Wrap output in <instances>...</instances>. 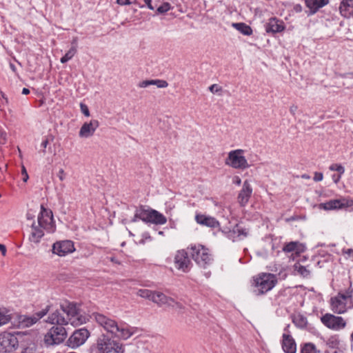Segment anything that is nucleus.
Instances as JSON below:
<instances>
[{
	"instance_id": "1",
	"label": "nucleus",
	"mask_w": 353,
	"mask_h": 353,
	"mask_svg": "<svg viewBox=\"0 0 353 353\" xmlns=\"http://www.w3.org/2000/svg\"><path fill=\"white\" fill-rule=\"evenodd\" d=\"M61 308L67 317H64L60 312L56 311L48 317V323L60 325L70 323L73 326H78L85 323L89 320L88 315L82 314L74 303L65 302L61 305Z\"/></svg>"
},
{
	"instance_id": "2",
	"label": "nucleus",
	"mask_w": 353,
	"mask_h": 353,
	"mask_svg": "<svg viewBox=\"0 0 353 353\" xmlns=\"http://www.w3.org/2000/svg\"><path fill=\"white\" fill-rule=\"evenodd\" d=\"M92 316L105 331L117 338L126 340L134 333L133 327L124 323L118 324L114 319L103 314L93 313Z\"/></svg>"
},
{
	"instance_id": "3",
	"label": "nucleus",
	"mask_w": 353,
	"mask_h": 353,
	"mask_svg": "<svg viewBox=\"0 0 353 353\" xmlns=\"http://www.w3.org/2000/svg\"><path fill=\"white\" fill-rule=\"evenodd\" d=\"M245 151L243 149H236L230 151L224 160L225 165L234 170H245L252 164L245 156Z\"/></svg>"
},
{
	"instance_id": "4",
	"label": "nucleus",
	"mask_w": 353,
	"mask_h": 353,
	"mask_svg": "<svg viewBox=\"0 0 353 353\" xmlns=\"http://www.w3.org/2000/svg\"><path fill=\"white\" fill-rule=\"evenodd\" d=\"M23 337V334L21 332H1L0 353H14L19 348Z\"/></svg>"
},
{
	"instance_id": "5",
	"label": "nucleus",
	"mask_w": 353,
	"mask_h": 353,
	"mask_svg": "<svg viewBox=\"0 0 353 353\" xmlns=\"http://www.w3.org/2000/svg\"><path fill=\"white\" fill-rule=\"evenodd\" d=\"M254 286L256 288L257 294H263L271 290L277 283V277L271 273H261L253 279Z\"/></svg>"
},
{
	"instance_id": "6",
	"label": "nucleus",
	"mask_w": 353,
	"mask_h": 353,
	"mask_svg": "<svg viewBox=\"0 0 353 353\" xmlns=\"http://www.w3.org/2000/svg\"><path fill=\"white\" fill-rule=\"evenodd\" d=\"M53 325L44 335L43 342L46 346L59 345L67 337V332L63 325Z\"/></svg>"
},
{
	"instance_id": "7",
	"label": "nucleus",
	"mask_w": 353,
	"mask_h": 353,
	"mask_svg": "<svg viewBox=\"0 0 353 353\" xmlns=\"http://www.w3.org/2000/svg\"><path fill=\"white\" fill-rule=\"evenodd\" d=\"M190 254L195 262L201 267L205 268L212 261L209 250L202 245H193L190 247Z\"/></svg>"
},
{
	"instance_id": "8",
	"label": "nucleus",
	"mask_w": 353,
	"mask_h": 353,
	"mask_svg": "<svg viewBox=\"0 0 353 353\" xmlns=\"http://www.w3.org/2000/svg\"><path fill=\"white\" fill-rule=\"evenodd\" d=\"M99 353H124L123 345L105 335L101 336L97 343Z\"/></svg>"
},
{
	"instance_id": "9",
	"label": "nucleus",
	"mask_w": 353,
	"mask_h": 353,
	"mask_svg": "<svg viewBox=\"0 0 353 353\" xmlns=\"http://www.w3.org/2000/svg\"><path fill=\"white\" fill-rule=\"evenodd\" d=\"M136 218H139L144 222L152 223L156 225H163L167 222L166 217L155 210H141L137 211L134 215V219Z\"/></svg>"
},
{
	"instance_id": "10",
	"label": "nucleus",
	"mask_w": 353,
	"mask_h": 353,
	"mask_svg": "<svg viewBox=\"0 0 353 353\" xmlns=\"http://www.w3.org/2000/svg\"><path fill=\"white\" fill-rule=\"evenodd\" d=\"M321 322L328 329L339 331L346 327V321L341 316L326 313L321 317Z\"/></svg>"
},
{
	"instance_id": "11",
	"label": "nucleus",
	"mask_w": 353,
	"mask_h": 353,
	"mask_svg": "<svg viewBox=\"0 0 353 353\" xmlns=\"http://www.w3.org/2000/svg\"><path fill=\"white\" fill-rule=\"evenodd\" d=\"M38 226L50 233H53L56 230L52 211L44 208L43 206L41 207V212L38 216Z\"/></svg>"
},
{
	"instance_id": "12",
	"label": "nucleus",
	"mask_w": 353,
	"mask_h": 353,
	"mask_svg": "<svg viewBox=\"0 0 353 353\" xmlns=\"http://www.w3.org/2000/svg\"><path fill=\"white\" fill-rule=\"evenodd\" d=\"M351 206H353V200L347 197L330 200L320 204V207L325 210H339Z\"/></svg>"
},
{
	"instance_id": "13",
	"label": "nucleus",
	"mask_w": 353,
	"mask_h": 353,
	"mask_svg": "<svg viewBox=\"0 0 353 353\" xmlns=\"http://www.w3.org/2000/svg\"><path fill=\"white\" fill-rule=\"evenodd\" d=\"M330 303L331 310L335 314H344L347 310V296L342 293H339L336 296L332 297Z\"/></svg>"
},
{
	"instance_id": "14",
	"label": "nucleus",
	"mask_w": 353,
	"mask_h": 353,
	"mask_svg": "<svg viewBox=\"0 0 353 353\" xmlns=\"http://www.w3.org/2000/svg\"><path fill=\"white\" fill-rule=\"evenodd\" d=\"M89 336L90 332L87 329L81 328L77 330L68 339V345L72 348L78 347L86 341Z\"/></svg>"
},
{
	"instance_id": "15",
	"label": "nucleus",
	"mask_w": 353,
	"mask_h": 353,
	"mask_svg": "<svg viewBox=\"0 0 353 353\" xmlns=\"http://www.w3.org/2000/svg\"><path fill=\"white\" fill-rule=\"evenodd\" d=\"M174 263L175 268L183 272H188L190 270L192 264L188 256V253L183 250L176 252L174 256Z\"/></svg>"
},
{
	"instance_id": "16",
	"label": "nucleus",
	"mask_w": 353,
	"mask_h": 353,
	"mask_svg": "<svg viewBox=\"0 0 353 353\" xmlns=\"http://www.w3.org/2000/svg\"><path fill=\"white\" fill-rule=\"evenodd\" d=\"M75 250L72 241L65 240L56 242L52 245V252L60 256H64Z\"/></svg>"
},
{
	"instance_id": "17",
	"label": "nucleus",
	"mask_w": 353,
	"mask_h": 353,
	"mask_svg": "<svg viewBox=\"0 0 353 353\" xmlns=\"http://www.w3.org/2000/svg\"><path fill=\"white\" fill-rule=\"evenodd\" d=\"M252 192L253 189L250 181L248 179L245 180L237 196V202L241 206L244 207L248 203Z\"/></svg>"
},
{
	"instance_id": "18",
	"label": "nucleus",
	"mask_w": 353,
	"mask_h": 353,
	"mask_svg": "<svg viewBox=\"0 0 353 353\" xmlns=\"http://www.w3.org/2000/svg\"><path fill=\"white\" fill-rule=\"evenodd\" d=\"M152 301L160 306H169L172 307H181V305L173 299L168 297L160 292H154V294L152 296Z\"/></svg>"
},
{
	"instance_id": "19",
	"label": "nucleus",
	"mask_w": 353,
	"mask_h": 353,
	"mask_svg": "<svg viewBox=\"0 0 353 353\" xmlns=\"http://www.w3.org/2000/svg\"><path fill=\"white\" fill-rule=\"evenodd\" d=\"M99 125V123L96 119H92L90 122L84 123L80 128L79 137L85 139L92 137Z\"/></svg>"
},
{
	"instance_id": "20",
	"label": "nucleus",
	"mask_w": 353,
	"mask_h": 353,
	"mask_svg": "<svg viewBox=\"0 0 353 353\" xmlns=\"http://www.w3.org/2000/svg\"><path fill=\"white\" fill-rule=\"evenodd\" d=\"M195 221L198 224L210 228H215L220 225L219 221L214 217L200 213L195 215Z\"/></svg>"
},
{
	"instance_id": "21",
	"label": "nucleus",
	"mask_w": 353,
	"mask_h": 353,
	"mask_svg": "<svg viewBox=\"0 0 353 353\" xmlns=\"http://www.w3.org/2000/svg\"><path fill=\"white\" fill-rule=\"evenodd\" d=\"M265 28L268 33H277L284 30L285 25L282 21L274 17L269 19L265 25Z\"/></svg>"
},
{
	"instance_id": "22",
	"label": "nucleus",
	"mask_w": 353,
	"mask_h": 353,
	"mask_svg": "<svg viewBox=\"0 0 353 353\" xmlns=\"http://www.w3.org/2000/svg\"><path fill=\"white\" fill-rule=\"evenodd\" d=\"M49 311V307L47 306L45 309L37 312L31 316H24L21 321L23 326L30 327L36 323L39 319L43 317Z\"/></svg>"
},
{
	"instance_id": "23",
	"label": "nucleus",
	"mask_w": 353,
	"mask_h": 353,
	"mask_svg": "<svg viewBox=\"0 0 353 353\" xmlns=\"http://www.w3.org/2000/svg\"><path fill=\"white\" fill-rule=\"evenodd\" d=\"M282 348L285 353H296V345L290 334L284 333L283 334Z\"/></svg>"
},
{
	"instance_id": "24",
	"label": "nucleus",
	"mask_w": 353,
	"mask_h": 353,
	"mask_svg": "<svg viewBox=\"0 0 353 353\" xmlns=\"http://www.w3.org/2000/svg\"><path fill=\"white\" fill-rule=\"evenodd\" d=\"M306 6L310 11L308 15L314 14L320 8L329 3L330 0H305Z\"/></svg>"
},
{
	"instance_id": "25",
	"label": "nucleus",
	"mask_w": 353,
	"mask_h": 353,
	"mask_svg": "<svg viewBox=\"0 0 353 353\" xmlns=\"http://www.w3.org/2000/svg\"><path fill=\"white\" fill-rule=\"evenodd\" d=\"M340 13L346 18L353 17V0H342L339 6Z\"/></svg>"
},
{
	"instance_id": "26",
	"label": "nucleus",
	"mask_w": 353,
	"mask_h": 353,
	"mask_svg": "<svg viewBox=\"0 0 353 353\" xmlns=\"http://www.w3.org/2000/svg\"><path fill=\"white\" fill-rule=\"evenodd\" d=\"M43 235V230L37 225L35 223H32L29 240L31 242L38 243Z\"/></svg>"
},
{
	"instance_id": "27",
	"label": "nucleus",
	"mask_w": 353,
	"mask_h": 353,
	"mask_svg": "<svg viewBox=\"0 0 353 353\" xmlns=\"http://www.w3.org/2000/svg\"><path fill=\"white\" fill-rule=\"evenodd\" d=\"M304 250V246L298 241H291L285 244L283 248L285 252H295L296 253H300L303 252Z\"/></svg>"
},
{
	"instance_id": "28",
	"label": "nucleus",
	"mask_w": 353,
	"mask_h": 353,
	"mask_svg": "<svg viewBox=\"0 0 353 353\" xmlns=\"http://www.w3.org/2000/svg\"><path fill=\"white\" fill-rule=\"evenodd\" d=\"M292 322L297 327L300 329H304L307 325V318L300 313L293 315Z\"/></svg>"
},
{
	"instance_id": "29",
	"label": "nucleus",
	"mask_w": 353,
	"mask_h": 353,
	"mask_svg": "<svg viewBox=\"0 0 353 353\" xmlns=\"http://www.w3.org/2000/svg\"><path fill=\"white\" fill-rule=\"evenodd\" d=\"M12 319L10 311L6 308H0V327L8 324Z\"/></svg>"
},
{
	"instance_id": "30",
	"label": "nucleus",
	"mask_w": 353,
	"mask_h": 353,
	"mask_svg": "<svg viewBox=\"0 0 353 353\" xmlns=\"http://www.w3.org/2000/svg\"><path fill=\"white\" fill-rule=\"evenodd\" d=\"M232 26L244 35L250 36L252 34V30L250 26L243 23H234Z\"/></svg>"
},
{
	"instance_id": "31",
	"label": "nucleus",
	"mask_w": 353,
	"mask_h": 353,
	"mask_svg": "<svg viewBox=\"0 0 353 353\" xmlns=\"http://www.w3.org/2000/svg\"><path fill=\"white\" fill-rule=\"evenodd\" d=\"M77 53V48L75 46H72L71 48L61 57V62L65 63L70 60Z\"/></svg>"
},
{
	"instance_id": "32",
	"label": "nucleus",
	"mask_w": 353,
	"mask_h": 353,
	"mask_svg": "<svg viewBox=\"0 0 353 353\" xmlns=\"http://www.w3.org/2000/svg\"><path fill=\"white\" fill-rule=\"evenodd\" d=\"M137 294L142 298L152 301V296L154 294V292L148 289H140L137 291Z\"/></svg>"
},
{
	"instance_id": "33",
	"label": "nucleus",
	"mask_w": 353,
	"mask_h": 353,
	"mask_svg": "<svg viewBox=\"0 0 353 353\" xmlns=\"http://www.w3.org/2000/svg\"><path fill=\"white\" fill-rule=\"evenodd\" d=\"M21 353H37L36 344L32 341L28 342L26 346H22V350Z\"/></svg>"
},
{
	"instance_id": "34",
	"label": "nucleus",
	"mask_w": 353,
	"mask_h": 353,
	"mask_svg": "<svg viewBox=\"0 0 353 353\" xmlns=\"http://www.w3.org/2000/svg\"><path fill=\"white\" fill-rule=\"evenodd\" d=\"M294 270L303 277H307L310 274V271L306 267L301 264H295Z\"/></svg>"
},
{
	"instance_id": "35",
	"label": "nucleus",
	"mask_w": 353,
	"mask_h": 353,
	"mask_svg": "<svg viewBox=\"0 0 353 353\" xmlns=\"http://www.w3.org/2000/svg\"><path fill=\"white\" fill-rule=\"evenodd\" d=\"M172 9V6L168 2L163 3L157 9V14H165Z\"/></svg>"
},
{
	"instance_id": "36",
	"label": "nucleus",
	"mask_w": 353,
	"mask_h": 353,
	"mask_svg": "<svg viewBox=\"0 0 353 353\" xmlns=\"http://www.w3.org/2000/svg\"><path fill=\"white\" fill-rule=\"evenodd\" d=\"M301 353H316V347L312 343H307L301 349Z\"/></svg>"
},
{
	"instance_id": "37",
	"label": "nucleus",
	"mask_w": 353,
	"mask_h": 353,
	"mask_svg": "<svg viewBox=\"0 0 353 353\" xmlns=\"http://www.w3.org/2000/svg\"><path fill=\"white\" fill-rule=\"evenodd\" d=\"M330 170L332 171H337L339 174H343L345 172L344 168L340 164H332L330 166Z\"/></svg>"
},
{
	"instance_id": "38",
	"label": "nucleus",
	"mask_w": 353,
	"mask_h": 353,
	"mask_svg": "<svg viewBox=\"0 0 353 353\" xmlns=\"http://www.w3.org/2000/svg\"><path fill=\"white\" fill-rule=\"evenodd\" d=\"M151 241V236L148 232H144L142 234L141 239L139 240V243L140 244H144L148 241Z\"/></svg>"
},
{
	"instance_id": "39",
	"label": "nucleus",
	"mask_w": 353,
	"mask_h": 353,
	"mask_svg": "<svg viewBox=\"0 0 353 353\" xmlns=\"http://www.w3.org/2000/svg\"><path fill=\"white\" fill-rule=\"evenodd\" d=\"M117 3L121 6L137 4V0H117Z\"/></svg>"
},
{
	"instance_id": "40",
	"label": "nucleus",
	"mask_w": 353,
	"mask_h": 353,
	"mask_svg": "<svg viewBox=\"0 0 353 353\" xmlns=\"http://www.w3.org/2000/svg\"><path fill=\"white\" fill-rule=\"evenodd\" d=\"M156 86H157L159 88H165L168 86V83L165 80L157 79Z\"/></svg>"
},
{
	"instance_id": "41",
	"label": "nucleus",
	"mask_w": 353,
	"mask_h": 353,
	"mask_svg": "<svg viewBox=\"0 0 353 353\" xmlns=\"http://www.w3.org/2000/svg\"><path fill=\"white\" fill-rule=\"evenodd\" d=\"M80 108H81V110L82 112V113L86 116V117H89L90 116V111H89V109L88 108V106L83 103H80Z\"/></svg>"
},
{
	"instance_id": "42",
	"label": "nucleus",
	"mask_w": 353,
	"mask_h": 353,
	"mask_svg": "<svg viewBox=\"0 0 353 353\" xmlns=\"http://www.w3.org/2000/svg\"><path fill=\"white\" fill-rule=\"evenodd\" d=\"M209 90L212 93H217V92L221 91L222 88L220 86H219L217 84H212V85H210L209 87Z\"/></svg>"
},
{
	"instance_id": "43",
	"label": "nucleus",
	"mask_w": 353,
	"mask_h": 353,
	"mask_svg": "<svg viewBox=\"0 0 353 353\" xmlns=\"http://www.w3.org/2000/svg\"><path fill=\"white\" fill-rule=\"evenodd\" d=\"M7 141V134L5 131L0 130V144H5Z\"/></svg>"
},
{
	"instance_id": "44",
	"label": "nucleus",
	"mask_w": 353,
	"mask_h": 353,
	"mask_svg": "<svg viewBox=\"0 0 353 353\" xmlns=\"http://www.w3.org/2000/svg\"><path fill=\"white\" fill-rule=\"evenodd\" d=\"M21 174L23 175L22 180L24 182H27L28 179H29V176L28 174L27 170H26V169L24 165H23L22 168H21Z\"/></svg>"
},
{
	"instance_id": "45",
	"label": "nucleus",
	"mask_w": 353,
	"mask_h": 353,
	"mask_svg": "<svg viewBox=\"0 0 353 353\" xmlns=\"http://www.w3.org/2000/svg\"><path fill=\"white\" fill-rule=\"evenodd\" d=\"M323 179V173L316 172L314 173V180L315 181H321Z\"/></svg>"
},
{
	"instance_id": "46",
	"label": "nucleus",
	"mask_w": 353,
	"mask_h": 353,
	"mask_svg": "<svg viewBox=\"0 0 353 353\" xmlns=\"http://www.w3.org/2000/svg\"><path fill=\"white\" fill-rule=\"evenodd\" d=\"M150 85V80H145L139 83V88H147Z\"/></svg>"
},
{
	"instance_id": "47",
	"label": "nucleus",
	"mask_w": 353,
	"mask_h": 353,
	"mask_svg": "<svg viewBox=\"0 0 353 353\" xmlns=\"http://www.w3.org/2000/svg\"><path fill=\"white\" fill-rule=\"evenodd\" d=\"M57 176L60 181H63L65 178V174L63 169H60L57 174Z\"/></svg>"
},
{
	"instance_id": "48",
	"label": "nucleus",
	"mask_w": 353,
	"mask_h": 353,
	"mask_svg": "<svg viewBox=\"0 0 353 353\" xmlns=\"http://www.w3.org/2000/svg\"><path fill=\"white\" fill-rule=\"evenodd\" d=\"M232 183L235 185H240L241 184V179L239 176H234L232 179Z\"/></svg>"
},
{
	"instance_id": "49",
	"label": "nucleus",
	"mask_w": 353,
	"mask_h": 353,
	"mask_svg": "<svg viewBox=\"0 0 353 353\" xmlns=\"http://www.w3.org/2000/svg\"><path fill=\"white\" fill-rule=\"evenodd\" d=\"M49 143V141H48V139H46L45 140H43L41 143V146L43 148V150H42V152L43 153H45L46 152V148H47V145H48Z\"/></svg>"
},
{
	"instance_id": "50",
	"label": "nucleus",
	"mask_w": 353,
	"mask_h": 353,
	"mask_svg": "<svg viewBox=\"0 0 353 353\" xmlns=\"http://www.w3.org/2000/svg\"><path fill=\"white\" fill-rule=\"evenodd\" d=\"M148 8L150 10H153L154 9V6L152 5V0H143Z\"/></svg>"
},
{
	"instance_id": "51",
	"label": "nucleus",
	"mask_w": 353,
	"mask_h": 353,
	"mask_svg": "<svg viewBox=\"0 0 353 353\" xmlns=\"http://www.w3.org/2000/svg\"><path fill=\"white\" fill-rule=\"evenodd\" d=\"M341 177V174H339V175L334 174V175H332V179H333V181H334V182L335 183H337L340 181Z\"/></svg>"
},
{
	"instance_id": "52",
	"label": "nucleus",
	"mask_w": 353,
	"mask_h": 353,
	"mask_svg": "<svg viewBox=\"0 0 353 353\" xmlns=\"http://www.w3.org/2000/svg\"><path fill=\"white\" fill-rule=\"evenodd\" d=\"M0 251L2 253L3 256H6V246L3 244H0Z\"/></svg>"
},
{
	"instance_id": "53",
	"label": "nucleus",
	"mask_w": 353,
	"mask_h": 353,
	"mask_svg": "<svg viewBox=\"0 0 353 353\" xmlns=\"http://www.w3.org/2000/svg\"><path fill=\"white\" fill-rule=\"evenodd\" d=\"M352 292H353V290L352 289H350L349 288L347 292H346V294H345V296H347V299L348 298H351L352 296Z\"/></svg>"
},
{
	"instance_id": "54",
	"label": "nucleus",
	"mask_w": 353,
	"mask_h": 353,
	"mask_svg": "<svg viewBox=\"0 0 353 353\" xmlns=\"http://www.w3.org/2000/svg\"><path fill=\"white\" fill-rule=\"evenodd\" d=\"M296 110H297V106H296V105H292V106H291V107H290V112H291L292 114H295V112L296 111Z\"/></svg>"
},
{
	"instance_id": "55",
	"label": "nucleus",
	"mask_w": 353,
	"mask_h": 353,
	"mask_svg": "<svg viewBox=\"0 0 353 353\" xmlns=\"http://www.w3.org/2000/svg\"><path fill=\"white\" fill-rule=\"evenodd\" d=\"M29 93H30L29 89L26 88H23V90H22V94H28Z\"/></svg>"
},
{
	"instance_id": "56",
	"label": "nucleus",
	"mask_w": 353,
	"mask_h": 353,
	"mask_svg": "<svg viewBox=\"0 0 353 353\" xmlns=\"http://www.w3.org/2000/svg\"><path fill=\"white\" fill-rule=\"evenodd\" d=\"M77 37H74L73 39H72V46H75L77 48Z\"/></svg>"
},
{
	"instance_id": "57",
	"label": "nucleus",
	"mask_w": 353,
	"mask_h": 353,
	"mask_svg": "<svg viewBox=\"0 0 353 353\" xmlns=\"http://www.w3.org/2000/svg\"><path fill=\"white\" fill-rule=\"evenodd\" d=\"M345 253L347 254H348L349 256H350L351 254H353V250L352 249H347L346 251H345Z\"/></svg>"
},
{
	"instance_id": "58",
	"label": "nucleus",
	"mask_w": 353,
	"mask_h": 353,
	"mask_svg": "<svg viewBox=\"0 0 353 353\" xmlns=\"http://www.w3.org/2000/svg\"><path fill=\"white\" fill-rule=\"evenodd\" d=\"M10 67L11 68V70L13 71V72H15L16 71V67L14 64L12 63H10Z\"/></svg>"
},
{
	"instance_id": "59",
	"label": "nucleus",
	"mask_w": 353,
	"mask_h": 353,
	"mask_svg": "<svg viewBox=\"0 0 353 353\" xmlns=\"http://www.w3.org/2000/svg\"><path fill=\"white\" fill-rule=\"evenodd\" d=\"M301 177H302L303 179H310V176L309 175L306 174H303V175L301 176Z\"/></svg>"
},
{
	"instance_id": "60",
	"label": "nucleus",
	"mask_w": 353,
	"mask_h": 353,
	"mask_svg": "<svg viewBox=\"0 0 353 353\" xmlns=\"http://www.w3.org/2000/svg\"><path fill=\"white\" fill-rule=\"evenodd\" d=\"M157 84V79L150 80V85H156Z\"/></svg>"
},
{
	"instance_id": "61",
	"label": "nucleus",
	"mask_w": 353,
	"mask_h": 353,
	"mask_svg": "<svg viewBox=\"0 0 353 353\" xmlns=\"http://www.w3.org/2000/svg\"><path fill=\"white\" fill-rule=\"evenodd\" d=\"M241 234H243L244 236H246L248 234V232L245 230H242Z\"/></svg>"
},
{
	"instance_id": "62",
	"label": "nucleus",
	"mask_w": 353,
	"mask_h": 353,
	"mask_svg": "<svg viewBox=\"0 0 353 353\" xmlns=\"http://www.w3.org/2000/svg\"><path fill=\"white\" fill-rule=\"evenodd\" d=\"M290 327V325H288V326L285 328V330H286Z\"/></svg>"
},
{
	"instance_id": "63",
	"label": "nucleus",
	"mask_w": 353,
	"mask_h": 353,
	"mask_svg": "<svg viewBox=\"0 0 353 353\" xmlns=\"http://www.w3.org/2000/svg\"><path fill=\"white\" fill-rule=\"evenodd\" d=\"M139 6V8H143V6Z\"/></svg>"
}]
</instances>
